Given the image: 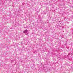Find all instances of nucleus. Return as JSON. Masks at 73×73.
Listing matches in <instances>:
<instances>
[{
  "instance_id": "nucleus-1",
  "label": "nucleus",
  "mask_w": 73,
  "mask_h": 73,
  "mask_svg": "<svg viewBox=\"0 0 73 73\" xmlns=\"http://www.w3.org/2000/svg\"><path fill=\"white\" fill-rule=\"evenodd\" d=\"M23 33H25L26 35H27L28 33V31L27 30H25L24 31H23Z\"/></svg>"
}]
</instances>
